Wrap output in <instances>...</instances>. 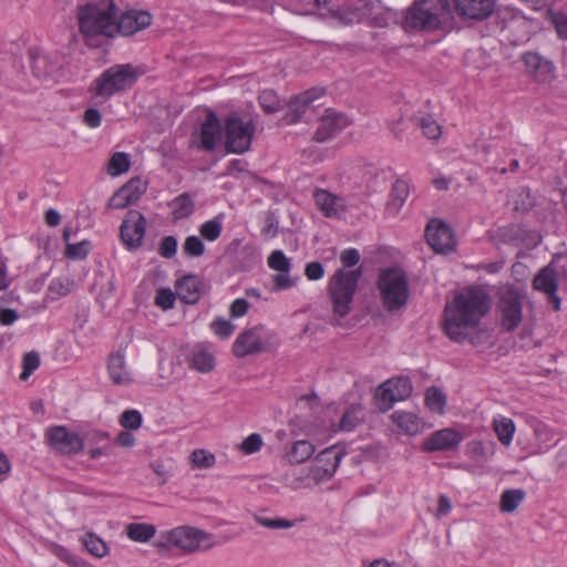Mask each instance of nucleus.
I'll return each mask as SVG.
<instances>
[{"instance_id":"11","label":"nucleus","mask_w":567,"mask_h":567,"mask_svg":"<svg viewBox=\"0 0 567 567\" xmlns=\"http://www.w3.org/2000/svg\"><path fill=\"white\" fill-rule=\"evenodd\" d=\"M146 231V219L138 210H130L122 221L120 235L127 249H137L143 244Z\"/></svg>"},{"instance_id":"45","label":"nucleus","mask_w":567,"mask_h":567,"mask_svg":"<svg viewBox=\"0 0 567 567\" xmlns=\"http://www.w3.org/2000/svg\"><path fill=\"white\" fill-rule=\"evenodd\" d=\"M250 144H197L199 150L206 152L220 151L223 154L238 153L243 154L249 150Z\"/></svg>"},{"instance_id":"35","label":"nucleus","mask_w":567,"mask_h":567,"mask_svg":"<svg viewBox=\"0 0 567 567\" xmlns=\"http://www.w3.org/2000/svg\"><path fill=\"white\" fill-rule=\"evenodd\" d=\"M494 444L487 449L482 441H472L467 444V453L477 466L484 467L491 455L494 454Z\"/></svg>"},{"instance_id":"1","label":"nucleus","mask_w":567,"mask_h":567,"mask_svg":"<svg viewBox=\"0 0 567 567\" xmlns=\"http://www.w3.org/2000/svg\"><path fill=\"white\" fill-rule=\"evenodd\" d=\"M203 112L199 142H252L264 131L260 115L252 105L230 110L223 117L208 106Z\"/></svg>"},{"instance_id":"37","label":"nucleus","mask_w":567,"mask_h":567,"mask_svg":"<svg viewBox=\"0 0 567 567\" xmlns=\"http://www.w3.org/2000/svg\"><path fill=\"white\" fill-rule=\"evenodd\" d=\"M414 124L419 126L423 135L429 140H437L441 137L442 130L437 122L430 115L426 116H414Z\"/></svg>"},{"instance_id":"6","label":"nucleus","mask_w":567,"mask_h":567,"mask_svg":"<svg viewBox=\"0 0 567 567\" xmlns=\"http://www.w3.org/2000/svg\"><path fill=\"white\" fill-rule=\"evenodd\" d=\"M377 287L382 305L388 311L400 310L408 303L410 298L409 280L402 269H381Z\"/></svg>"},{"instance_id":"52","label":"nucleus","mask_w":567,"mask_h":567,"mask_svg":"<svg viewBox=\"0 0 567 567\" xmlns=\"http://www.w3.org/2000/svg\"><path fill=\"white\" fill-rule=\"evenodd\" d=\"M392 205L400 209L409 196V186L403 181H396L392 188Z\"/></svg>"},{"instance_id":"21","label":"nucleus","mask_w":567,"mask_h":567,"mask_svg":"<svg viewBox=\"0 0 567 567\" xmlns=\"http://www.w3.org/2000/svg\"><path fill=\"white\" fill-rule=\"evenodd\" d=\"M463 435L454 429L446 427L433 432L423 442V449L427 452L449 451L457 447Z\"/></svg>"},{"instance_id":"28","label":"nucleus","mask_w":567,"mask_h":567,"mask_svg":"<svg viewBox=\"0 0 567 567\" xmlns=\"http://www.w3.org/2000/svg\"><path fill=\"white\" fill-rule=\"evenodd\" d=\"M284 483L291 489H305L310 488L313 485H318L313 478L310 468H299L288 472L282 477Z\"/></svg>"},{"instance_id":"34","label":"nucleus","mask_w":567,"mask_h":567,"mask_svg":"<svg viewBox=\"0 0 567 567\" xmlns=\"http://www.w3.org/2000/svg\"><path fill=\"white\" fill-rule=\"evenodd\" d=\"M493 427L499 442L503 445L508 446L515 433V424L513 420L504 416L494 419Z\"/></svg>"},{"instance_id":"53","label":"nucleus","mask_w":567,"mask_h":567,"mask_svg":"<svg viewBox=\"0 0 567 567\" xmlns=\"http://www.w3.org/2000/svg\"><path fill=\"white\" fill-rule=\"evenodd\" d=\"M210 328L214 331V333L221 339L229 338L235 330V326L229 320H225L221 318H218L215 321H213Z\"/></svg>"},{"instance_id":"32","label":"nucleus","mask_w":567,"mask_h":567,"mask_svg":"<svg viewBox=\"0 0 567 567\" xmlns=\"http://www.w3.org/2000/svg\"><path fill=\"white\" fill-rule=\"evenodd\" d=\"M526 493L520 488L506 489L501 495L499 509L502 513L515 512L525 499Z\"/></svg>"},{"instance_id":"36","label":"nucleus","mask_w":567,"mask_h":567,"mask_svg":"<svg viewBox=\"0 0 567 567\" xmlns=\"http://www.w3.org/2000/svg\"><path fill=\"white\" fill-rule=\"evenodd\" d=\"M388 383H392L390 385V389L392 390L391 400H394L395 402L403 401L412 394L413 385L411 380L406 377L390 379L388 380Z\"/></svg>"},{"instance_id":"57","label":"nucleus","mask_w":567,"mask_h":567,"mask_svg":"<svg viewBox=\"0 0 567 567\" xmlns=\"http://www.w3.org/2000/svg\"><path fill=\"white\" fill-rule=\"evenodd\" d=\"M278 231V220L274 213L268 212L265 217V225L260 233L265 239L274 238Z\"/></svg>"},{"instance_id":"2","label":"nucleus","mask_w":567,"mask_h":567,"mask_svg":"<svg viewBox=\"0 0 567 567\" xmlns=\"http://www.w3.org/2000/svg\"><path fill=\"white\" fill-rule=\"evenodd\" d=\"M489 310V297L481 288L471 287L457 293L444 309V330L447 337L462 342Z\"/></svg>"},{"instance_id":"3","label":"nucleus","mask_w":567,"mask_h":567,"mask_svg":"<svg viewBox=\"0 0 567 567\" xmlns=\"http://www.w3.org/2000/svg\"><path fill=\"white\" fill-rule=\"evenodd\" d=\"M116 16L114 0L87 2L76 7L79 31L86 40L99 35L114 38Z\"/></svg>"},{"instance_id":"62","label":"nucleus","mask_w":567,"mask_h":567,"mask_svg":"<svg viewBox=\"0 0 567 567\" xmlns=\"http://www.w3.org/2000/svg\"><path fill=\"white\" fill-rule=\"evenodd\" d=\"M248 308H249V303L247 300L241 299V298L236 299L230 305V308H229L230 316L234 318L243 317L248 311Z\"/></svg>"},{"instance_id":"41","label":"nucleus","mask_w":567,"mask_h":567,"mask_svg":"<svg viewBox=\"0 0 567 567\" xmlns=\"http://www.w3.org/2000/svg\"><path fill=\"white\" fill-rule=\"evenodd\" d=\"M84 546L91 555L97 558L106 557L110 551L106 543L93 533L85 536Z\"/></svg>"},{"instance_id":"18","label":"nucleus","mask_w":567,"mask_h":567,"mask_svg":"<svg viewBox=\"0 0 567 567\" xmlns=\"http://www.w3.org/2000/svg\"><path fill=\"white\" fill-rule=\"evenodd\" d=\"M261 327H254L243 331L233 344V353L237 358H245L250 354L264 351Z\"/></svg>"},{"instance_id":"30","label":"nucleus","mask_w":567,"mask_h":567,"mask_svg":"<svg viewBox=\"0 0 567 567\" xmlns=\"http://www.w3.org/2000/svg\"><path fill=\"white\" fill-rule=\"evenodd\" d=\"M172 217L179 220L189 217L195 210V203L188 193H183L168 203Z\"/></svg>"},{"instance_id":"63","label":"nucleus","mask_w":567,"mask_h":567,"mask_svg":"<svg viewBox=\"0 0 567 567\" xmlns=\"http://www.w3.org/2000/svg\"><path fill=\"white\" fill-rule=\"evenodd\" d=\"M66 255L72 258H84L87 255L86 243L68 244Z\"/></svg>"},{"instance_id":"19","label":"nucleus","mask_w":567,"mask_h":567,"mask_svg":"<svg viewBox=\"0 0 567 567\" xmlns=\"http://www.w3.org/2000/svg\"><path fill=\"white\" fill-rule=\"evenodd\" d=\"M526 71L537 82L546 83L554 78L555 65L554 63L542 56L537 52H526L522 56Z\"/></svg>"},{"instance_id":"13","label":"nucleus","mask_w":567,"mask_h":567,"mask_svg":"<svg viewBox=\"0 0 567 567\" xmlns=\"http://www.w3.org/2000/svg\"><path fill=\"white\" fill-rule=\"evenodd\" d=\"M324 94V89L313 87L290 99L288 110L281 117V123L291 125L298 123L310 104Z\"/></svg>"},{"instance_id":"5","label":"nucleus","mask_w":567,"mask_h":567,"mask_svg":"<svg viewBox=\"0 0 567 567\" xmlns=\"http://www.w3.org/2000/svg\"><path fill=\"white\" fill-rule=\"evenodd\" d=\"M143 73L142 68L131 63L112 65L94 80L91 91L95 96L107 100L132 89Z\"/></svg>"},{"instance_id":"24","label":"nucleus","mask_w":567,"mask_h":567,"mask_svg":"<svg viewBox=\"0 0 567 567\" xmlns=\"http://www.w3.org/2000/svg\"><path fill=\"white\" fill-rule=\"evenodd\" d=\"M107 370L111 380L116 385L127 386L134 381L131 371L126 367L125 358L120 352L110 355Z\"/></svg>"},{"instance_id":"20","label":"nucleus","mask_w":567,"mask_h":567,"mask_svg":"<svg viewBox=\"0 0 567 567\" xmlns=\"http://www.w3.org/2000/svg\"><path fill=\"white\" fill-rule=\"evenodd\" d=\"M267 264L269 268L278 271V274L274 276V290L289 289L295 285L289 276L291 264L281 250H274L269 255Z\"/></svg>"},{"instance_id":"25","label":"nucleus","mask_w":567,"mask_h":567,"mask_svg":"<svg viewBox=\"0 0 567 567\" xmlns=\"http://www.w3.org/2000/svg\"><path fill=\"white\" fill-rule=\"evenodd\" d=\"M313 198L317 207L327 217H336L344 210L343 199L326 189H317Z\"/></svg>"},{"instance_id":"50","label":"nucleus","mask_w":567,"mask_h":567,"mask_svg":"<svg viewBox=\"0 0 567 567\" xmlns=\"http://www.w3.org/2000/svg\"><path fill=\"white\" fill-rule=\"evenodd\" d=\"M183 250L189 257H199L205 252V245L197 236H188L183 244Z\"/></svg>"},{"instance_id":"43","label":"nucleus","mask_w":567,"mask_h":567,"mask_svg":"<svg viewBox=\"0 0 567 567\" xmlns=\"http://www.w3.org/2000/svg\"><path fill=\"white\" fill-rule=\"evenodd\" d=\"M360 414H361V408L359 405L349 406L340 420L339 430H342V431L353 430L361 421Z\"/></svg>"},{"instance_id":"47","label":"nucleus","mask_w":567,"mask_h":567,"mask_svg":"<svg viewBox=\"0 0 567 567\" xmlns=\"http://www.w3.org/2000/svg\"><path fill=\"white\" fill-rule=\"evenodd\" d=\"M252 517L258 525L270 529H287L293 526V523L286 518H270L260 514H254Z\"/></svg>"},{"instance_id":"29","label":"nucleus","mask_w":567,"mask_h":567,"mask_svg":"<svg viewBox=\"0 0 567 567\" xmlns=\"http://www.w3.org/2000/svg\"><path fill=\"white\" fill-rule=\"evenodd\" d=\"M558 277L551 266L544 267L534 278L533 286L536 290L553 296L557 291Z\"/></svg>"},{"instance_id":"42","label":"nucleus","mask_w":567,"mask_h":567,"mask_svg":"<svg viewBox=\"0 0 567 567\" xmlns=\"http://www.w3.org/2000/svg\"><path fill=\"white\" fill-rule=\"evenodd\" d=\"M258 102L261 109L268 114L276 113L280 110V100L274 90H264L258 95Z\"/></svg>"},{"instance_id":"38","label":"nucleus","mask_w":567,"mask_h":567,"mask_svg":"<svg viewBox=\"0 0 567 567\" xmlns=\"http://www.w3.org/2000/svg\"><path fill=\"white\" fill-rule=\"evenodd\" d=\"M146 189L147 182L143 181L140 177L131 178L121 187V190L127 197V199L131 200L132 204H135L141 198V196L146 192Z\"/></svg>"},{"instance_id":"48","label":"nucleus","mask_w":567,"mask_h":567,"mask_svg":"<svg viewBox=\"0 0 567 567\" xmlns=\"http://www.w3.org/2000/svg\"><path fill=\"white\" fill-rule=\"evenodd\" d=\"M223 230L221 221L218 218H214L205 221L200 228L199 234L207 240L214 241L216 240Z\"/></svg>"},{"instance_id":"44","label":"nucleus","mask_w":567,"mask_h":567,"mask_svg":"<svg viewBox=\"0 0 567 567\" xmlns=\"http://www.w3.org/2000/svg\"><path fill=\"white\" fill-rule=\"evenodd\" d=\"M189 460L194 467L196 468H210L216 463V457L213 453L198 449L192 452Z\"/></svg>"},{"instance_id":"54","label":"nucleus","mask_w":567,"mask_h":567,"mask_svg":"<svg viewBox=\"0 0 567 567\" xmlns=\"http://www.w3.org/2000/svg\"><path fill=\"white\" fill-rule=\"evenodd\" d=\"M175 295L171 289L161 288L155 296V305L164 310L172 309L175 303Z\"/></svg>"},{"instance_id":"26","label":"nucleus","mask_w":567,"mask_h":567,"mask_svg":"<svg viewBox=\"0 0 567 567\" xmlns=\"http://www.w3.org/2000/svg\"><path fill=\"white\" fill-rule=\"evenodd\" d=\"M189 367L200 373L214 370L216 361L214 354L204 346H195L189 354Z\"/></svg>"},{"instance_id":"31","label":"nucleus","mask_w":567,"mask_h":567,"mask_svg":"<svg viewBox=\"0 0 567 567\" xmlns=\"http://www.w3.org/2000/svg\"><path fill=\"white\" fill-rule=\"evenodd\" d=\"M28 54L31 61L30 68L34 76L41 79L50 75L53 64L48 54L42 53L38 49H30Z\"/></svg>"},{"instance_id":"60","label":"nucleus","mask_w":567,"mask_h":567,"mask_svg":"<svg viewBox=\"0 0 567 567\" xmlns=\"http://www.w3.org/2000/svg\"><path fill=\"white\" fill-rule=\"evenodd\" d=\"M323 266L318 261H311L306 265L305 275L309 280H319L323 277Z\"/></svg>"},{"instance_id":"55","label":"nucleus","mask_w":567,"mask_h":567,"mask_svg":"<svg viewBox=\"0 0 567 567\" xmlns=\"http://www.w3.org/2000/svg\"><path fill=\"white\" fill-rule=\"evenodd\" d=\"M177 251V239L174 236H166L162 239L158 252L164 258H173Z\"/></svg>"},{"instance_id":"27","label":"nucleus","mask_w":567,"mask_h":567,"mask_svg":"<svg viewBox=\"0 0 567 567\" xmlns=\"http://www.w3.org/2000/svg\"><path fill=\"white\" fill-rule=\"evenodd\" d=\"M315 453V445L308 440L293 442L285 453V458L290 464H300L310 458Z\"/></svg>"},{"instance_id":"58","label":"nucleus","mask_w":567,"mask_h":567,"mask_svg":"<svg viewBox=\"0 0 567 567\" xmlns=\"http://www.w3.org/2000/svg\"><path fill=\"white\" fill-rule=\"evenodd\" d=\"M261 445V436L257 433H252L243 441L240 449L246 454H252L259 451Z\"/></svg>"},{"instance_id":"61","label":"nucleus","mask_w":567,"mask_h":567,"mask_svg":"<svg viewBox=\"0 0 567 567\" xmlns=\"http://www.w3.org/2000/svg\"><path fill=\"white\" fill-rule=\"evenodd\" d=\"M340 260L344 267H352L360 260V254L354 248L346 249L340 255Z\"/></svg>"},{"instance_id":"64","label":"nucleus","mask_w":567,"mask_h":567,"mask_svg":"<svg viewBox=\"0 0 567 567\" xmlns=\"http://www.w3.org/2000/svg\"><path fill=\"white\" fill-rule=\"evenodd\" d=\"M84 122L91 127L99 126L101 124V113L96 109H87L84 112Z\"/></svg>"},{"instance_id":"49","label":"nucleus","mask_w":567,"mask_h":567,"mask_svg":"<svg viewBox=\"0 0 567 567\" xmlns=\"http://www.w3.org/2000/svg\"><path fill=\"white\" fill-rule=\"evenodd\" d=\"M40 365V357L38 352H28L22 359V372L20 374L21 380H27Z\"/></svg>"},{"instance_id":"7","label":"nucleus","mask_w":567,"mask_h":567,"mask_svg":"<svg viewBox=\"0 0 567 567\" xmlns=\"http://www.w3.org/2000/svg\"><path fill=\"white\" fill-rule=\"evenodd\" d=\"M361 276L362 270L360 268L351 270L340 268L330 278L328 291L336 316L343 318L350 312L353 296Z\"/></svg>"},{"instance_id":"51","label":"nucleus","mask_w":567,"mask_h":567,"mask_svg":"<svg viewBox=\"0 0 567 567\" xmlns=\"http://www.w3.org/2000/svg\"><path fill=\"white\" fill-rule=\"evenodd\" d=\"M120 424L124 429L137 430L142 424V415L137 410H126L120 417Z\"/></svg>"},{"instance_id":"10","label":"nucleus","mask_w":567,"mask_h":567,"mask_svg":"<svg viewBox=\"0 0 567 567\" xmlns=\"http://www.w3.org/2000/svg\"><path fill=\"white\" fill-rule=\"evenodd\" d=\"M342 457L343 452L338 446H330L318 453L309 467L313 481L320 484L330 480L339 467Z\"/></svg>"},{"instance_id":"56","label":"nucleus","mask_w":567,"mask_h":567,"mask_svg":"<svg viewBox=\"0 0 567 567\" xmlns=\"http://www.w3.org/2000/svg\"><path fill=\"white\" fill-rule=\"evenodd\" d=\"M549 265L559 279L567 280V254L555 255Z\"/></svg>"},{"instance_id":"15","label":"nucleus","mask_w":567,"mask_h":567,"mask_svg":"<svg viewBox=\"0 0 567 567\" xmlns=\"http://www.w3.org/2000/svg\"><path fill=\"white\" fill-rule=\"evenodd\" d=\"M152 23V16L146 11L130 10L116 16L114 37L121 34L130 37L136 32L146 29Z\"/></svg>"},{"instance_id":"46","label":"nucleus","mask_w":567,"mask_h":567,"mask_svg":"<svg viewBox=\"0 0 567 567\" xmlns=\"http://www.w3.org/2000/svg\"><path fill=\"white\" fill-rule=\"evenodd\" d=\"M392 383H388V380L383 382L375 391L374 399L377 404L381 411H388L395 403L394 400H391L392 393L390 385Z\"/></svg>"},{"instance_id":"16","label":"nucleus","mask_w":567,"mask_h":567,"mask_svg":"<svg viewBox=\"0 0 567 567\" xmlns=\"http://www.w3.org/2000/svg\"><path fill=\"white\" fill-rule=\"evenodd\" d=\"M349 123L346 114L332 109L326 110L324 114L320 117V124L315 133L316 142H326L327 140L336 138Z\"/></svg>"},{"instance_id":"22","label":"nucleus","mask_w":567,"mask_h":567,"mask_svg":"<svg viewBox=\"0 0 567 567\" xmlns=\"http://www.w3.org/2000/svg\"><path fill=\"white\" fill-rule=\"evenodd\" d=\"M390 419L403 434L410 436L422 433L426 427L424 420L411 411H394Z\"/></svg>"},{"instance_id":"9","label":"nucleus","mask_w":567,"mask_h":567,"mask_svg":"<svg viewBox=\"0 0 567 567\" xmlns=\"http://www.w3.org/2000/svg\"><path fill=\"white\" fill-rule=\"evenodd\" d=\"M168 540L186 553L207 550L214 546L213 536L192 526H179L168 533Z\"/></svg>"},{"instance_id":"23","label":"nucleus","mask_w":567,"mask_h":567,"mask_svg":"<svg viewBox=\"0 0 567 567\" xmlns=\"http://www.w3.org/2000/svg\"><path fill=\"white\" fill-rule=\"evenodd\" d=\"M176 291L183 302L194 305L204 292V284L198 276L187 275L177 282Z\"/></svg>"},{"instance_id":"12","label":"nucleus","mask_w":567,"mask_h":567,"mask_svg":"<svg viewBox=\"0 0 567 567\" xmlns=\"http://www.w3.org/2000/svg\"><path fill=\"white\" fill-rule=\"evenodd\" d=\"M429 245L436 252L449 254L455 250L456 241L452 229L443 221L431 220L425 230Z\"/></svg>"},{"instance_id":"14","label":"nucleus","mask_w":567,"mask_h":567,"mask_svg":"<svg viewBox=\"0 0 567 567\" xmlns=\"http://www.w3.org/2000/svg\"><path fill=\"white\" fill-rule=\"evenodd\" d=\"M49 444L62 454H73L83 449L82 437L65 426H54L47 433Z\"/></svg>"},{"instance_id":"4","label":"nucleus","mask_w":567,"mask_h":567,"mask_svg":"<svg viewBox=\"0 0 567 567\" xmlns=\"http://www.w3.org/2000/svg\"><path fill=\"white\" fill-rule=\"evenodd\" d=\"M453 19L450 0H414L405 10L406 29L433 32L443 29Z\"/></svg>"},{"instance_id":"59","label":"nucleus","mask_w":567,"mask_h":567,"mask_svg":"<svg viewBox=\"0 0 567 567\" xmlns=\"http://www.w3.org/2000/svg\"><path fill=\"white\" fill-rule=\"evenodd\" d=\"M128 205H132L131 200L127 199V197L123 194L121 188H118L112 197L109 199L106 208L109 209H123L127 207Z\"/></svg>"},{"instance_id":"17","label":"nucleus","mask_w":567,"mask_h":567,"mask_svg":"<svg viewBox=\"0 0 567 567\" xmlns=\"http://www.w3.org/2000/svg\"><path fill=\"white\" fill-rule=\"evenodd\" d=\"M496 6V0H454V10L461 17L482 21L489 18Z\"/></svg>"},{"instance_id":"33","label":"nucleus","mask_w":567,"mask_h":567,"mask_svg":"<svg viewBox=\"0 0 567 567\" xmlns=\"http://www.w3.org/2000/svg\"><path fill=\"white\" fill-rule=\"evenodd\" d=\"M156 533V529L151 524L132 523L126 526V534L130 539L138 543L148 542Z\"/></svg>"},{"instance_id":"40","label":"nucleus","mask_w":567,"mask_h":567,"mask_svg":"<svg viewBox=\"0 0 567 567\" xmlns=\"http://www.w3.org/2000/svg\"><path fill=\"white\" fill-rule=\"evenodd\" d=\"M425 405L431 411L442 414L446 405V395L441 389L431 386L425 393Z\"/></svg>"},{"instance_id":"8","label":"nucleus","mask_w":567,"mask_h":567,"mask_svg":"<svg viewBox=\"0 0 567 567\" xmlns=\"http://www.w3.org/2000/svg\"><path fill=\"white\" fill-rule=\"evenodd\" d=\"M524 301L525 295L514 287H504L499 291L497 308L501 324L506 331H513L520 324Z\"/></svg>"},{"instance_id":"39","label":"nucleus","mask_w":567,"mask_h":567,"mask_svg":"<svg viewBox=\"0 0 567 567\" xmlns=\"http://www.w3.org/2000/svg\"><path fill=\"white\" fill-rule=\"evenodd\" d=\"M131 167V158L127 153H114L107 163V173L111 176H118L126 173Z\"/></svg>"}]
</instances>
